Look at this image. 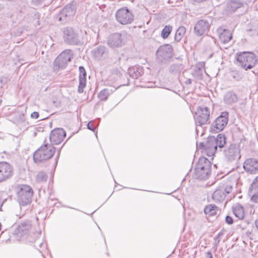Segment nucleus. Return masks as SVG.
Instances as JSON below:
<instances>
[{"label":"nucleus","mask_w":258,"mask_h":258,"mask_svg":"<svg viewBox=\"0 0 258 258\" xmlns=\"http://www.w3.org/2000/svg\"><path fill=\"white\" fill-rule=\"evenodd\" d=\"M226 144V138L223 135L219 134L216 138L212 136L207 138L206 141V152L208 156H213L218 148L220 151Z\"/></svg>","instance_id":"1"},{"label":"nucleus","mask_w":258,"mask_h":258,"mask_svg":"<svg viewBox=\"0 0 258 258\" xmlns=\"http://www.w3.org/2000/svg\"><path fill=\"white\" fill-rule=\"evenodd\" d=\"M211 163L205 157L199 159L195 169V177L199 180L209 178L211 171Z\"/></svg>","instance_id":"2"},{"label":"nucleus","mask_w":258,"mask_h":258,"mask_svg":"<svg viewBox=\"0 0 258 258\" xmlns=\"http://www.w3.org/2000/svg\"><path fill=\"white\" fill-rule=\"evenodd\" d=\"M55 148L50 144H45L36 150L33 155L35 163H40L51 158L54 155Z\"/></svg>","instance_id":"3"},{"label":"nucleus","mask_w":258,"mask_h":258,"mask_svg":"<svg viewBox=\"0 0 258 258\" xmlns=\"http://www.w3.org/2000/svg\"><path fill=\"white\" fill-rule=\"evenodd\" d=\"M236 59L239 65L246 71L252 69L258 62L255 54L249 51L237 54Z\"/></svg>","instance_id":"4"},{"label":"nucleus","mask_w":258,"mask_h":258,"mask_svg":"<svg viewBox=\"0 0 258 258\" xmlns=\"http://www.w3.org/2000/svg\"><path fill=\"white\" fill-rule=\"evenodd\" d=\"M17 194L18 202L24 206L31 203L33 191L30 186L21 184L17 187Z\"/></svg>","instance_id":"5"},{"label":"nucleus","mask_w":258,"mask_h":258,"mask_svg":"<svg viewBox=\"0 0 258 258\" xmlns=\"http://www.w3.org/2000/svg\"><path fill=\"white\" fill-rule=\"evenodd\" d=\"M73 53L70 49L64 50L54 60V66L58 69H64L73 57Z\"/></svg>","instance_id":"6"},{"label":"nucleus","mask_w":258,"mask_h":258,"mask_svg":"<svg viewBox=\"0 0 258 258\" xmlns=\"http://www.w3.org/2000/svg\"><path fill=\"white\" fill-rule=\"evenodd\" d=\"M210 110L207 107L198 108L195 116L196 124L202 126L210 123Z\"/></svg>","instance_id":"7"},{"label":"nucleus","mask_w":258,"mask_h":258,"mask_svg":"<svg viewBox=\"0 0 258 258\" xmlns=\"http://www.w3.org/2000/svg\"><path fill=\"white\" fill-rule=\"evenodd\" d=\"M172 48L169 45L161 46L156 52V58L158 62L165 63L172 56Z\"/></svg>","instance_id":"8"},{"label":"nucleus","mask_w":258,"mask_h":258,"mask_svg":"<svg viewBox=\"0 0 258 258\" xmlns=\"http://www.w3.org/2000/svg\"><path fill=\"white\" fill-rule=\"evenodd\" d=\"M62 32L63 38L66 43L70 45H78L80 43L78 34L73 28H63Z\"/></svg>","instance_id":"9"},{"label":"nucleus","mask_w":258,"mask_h":258,"mask_svg":"<svg viewBox=\"0 0 258 258\" xmlns=\"http://www.w3.org/2000/svg\"><path fill=\"white\" fill-rule=\"evenodd\" d=\"M116 20L121 24H131L134 20V16L132 12L126 8L118 10L115 14Z\"/></svg>","instance_id":"10"},{"label":"nucleus","mask_w":258,"mask_h":258,"mask_svg":"<svg viewBox=\"0 0 258 258\" xmlns=\"http://www.w3.org/2000/svg\"><path fill=\"white\" fill-rule=\"evenodd\" d=\"M76 6L73 4L67 5L58 15V20L62 23H66L70 21L76 13Z\"/></svg>","instance_id":"11"},{"label":"nucleus","mask_w":258,"mask_h":258,"mask_svg":"<svg viewBox=\"0 0 258 258\" xmlns=\"http://www.w3.org/2000/svg\"><path fill=\"white\" fill-rule=\"evenodd\" d=\"M228 120V113L224 111L221 113L212 124V130L218 133L222 131L227 125Z\"/></svg>","instance_id":"12"},{"label":"nucleus","mask_w":258,"mask_h":258,"mask_svg":"<svg viewBox=\"0 0 258 258\" xmlns=\"http://www.w3.org/2000/svg\"><path fill=\"white\" fill-rule=\"evenodd\" d=\"M224 154L227 160L231 162L240 158V149L237 145L231 144L224 149Z\"/></svg>","instance_id":"13"},{"label":"nucleus","mask_w":258,"mask_h":258,"mask_svg":"<svg viewBox=\"0 0 258 258\" xmlns=\"http://www.w3.org/2000/svg\"><path fill=\"white\" fill-rule=\"evenodd\" d=\"M13 167L8 162H0V182L11 178L13 174Z\"/></svg>","instance_id":"14"},{"label":"nucleus","mask_w":258,"mask_h":258,"mask_svg":"<svg viewBox=\"0 0 258 258\" xmlns=\"http://www.w3.org/2000/svg\"><path fill=\"white\" fill-rule=\"evenodd\" d=\"M66 136V133L62 128H58L52 130L50 134L49 139L52 144L58 145Z\"/></svg>","instance_id":"15"},{"label":"nucleus","mask_w":258,"mask_h":258,"mask_svg":"<svg viewBox=\"0 0 258 258\" xmlns=\"http://www.w3.org/2000/svg\"><path fill=\"white\" fill-rule=\"evenodd\" d=\"M244 170L250 174H256L258 172V160L254 158L246 159L243 164Z\"/></svg>","instance_id":"16"},{"label":"nucleus","mask_w":258,"mask_h":258,"mask_svg":"<svg viewBox=\"0 0 258 258\" xmlns=\"http://www.w3.org/2000/svg\"><path fill=\"white\" fill-rule=\"evenodd\" d=\"M122 37L119 33H116L111 35L108 38L107 44L112 48L119 47L122 45Z\"/></svg>","instance_id":"17"},{"label":"nucleus","mask_w":258,"mask_h":258,"mask_svg":"<svg viewBox=\"0 0 258 258\" xmlns=\"http://www.w3.org/2000/svg\"><path fill=\"white\" fill-rule=\"evenodd\" d=\"M209 25L207 21L201 20L197 22L195 26V34L198 36L204 34L209 29Z\"/></svg>","instance_id":"18"},{"label":"nucleus","mask_w":258,"mask_h":258,"mask_svg":"<svg viewBox=\"0 0 258 258\" xmlns=\"http://www.w3.org/2000/svg\"><path fill=\"white\" fill-rule=\"evenodd\" d=\"M249 195L251 196V200L255 203H258V176L251 183L248 192Z\"/></svg>","instance_id":"19"},{"label":"nucleus","mask_w":258,"mask_h":258,"mask_svg":"<svg viewBox=\"0 0 258 258\" xmlns=\"http://www.w3.org/2000/svg\"><path fill=\"white\" fill-rule=\"evenodd\" d=\"M217 32L219 34V40L222 43H228L232 38V33L229 30L219 28L218 29Z\"/></svg>","instance_id":"20"},{"label":"nucleus","mask_w":258,"mask_h":258,"mask_svg":"<svg viewBox=\"0 0 258 258\" xmlns=\"http://www.w3.org/2000/svg\"><path fill=\"white\" fill-rule=\"evenodd\" d=\"M232 211L236 217L242 220L244 217L243 207L239 203L234 205L232 207Z\"/></svg>","instance_id":"21"},{"label":"nucleus","mask_w":258,"mask_h":258,"mask_svg":"<svg viewBox=\"0 0 258 258\" xmlns=\"http://www.w3.org/2000/svg\"><path fill=\"white\" fill-rule=\"evenodd\" d=\"M237 101L238 97L237 95L231 91L227 92L224 97L225 103L228 105H231L236 102Z\"/></svg>","instance_id":"22"},{"label":"nucleus","mask_w":258,"mask_h":258,"mask_svg":"<svg viewBox=\"0 0 258 258\" xmlns=\"http://www.w3.org/2000/svg\"><path fill=\"white\" fill-rule=\"evenodd\" d=\"M225 197V193L222 188L216 189L212 195L213 199L216 202H221L223 201Z\"/></svg>","instance_id":"23"},{"label":"nucleus","mask_w":258,"mask_h":258,"mask_svg":"<svg viewBox=\"0 0 258 258\" xmlns=\"http://www.w3.org/2000/svg\"><path fill=\"white\" fill-rule=\"evenodd\" d=\"M128 73L130 77L138 79L143 74V71L141 67H133L128 69Z\"/></svg>","instance_id":"24"},{"label":"nucleus","mask_w":258,"mask_h":258,"mask_svg":"<svg viewBox=\"0 0 258 258\" xmlns=\"http://www.w3.org/2000/svg\"><path fill=\"white\" fill-rule=\"evenodd\" d=\"M31 224L29 221H26L21 223L18 227L17 230L18 232L22 234H25L28 233L29 230L31 229Z\"/></svg>","instance_id":"25"},{"label":"nucleus","mask_w":258,"mask_h":258,"mask_svg":"<svg viewBox=\"0 0 258 258\" xmlns=\"http://www.w3.org/2000/svg\"><path fill=\"white\" fill-rule=\"evenodd\" d=\"M218 207L213 204L207 206L204 209V213L209 216H215L217 214Z\"/></svg>","instance_id":"26"},{"label":"nucleus","mask_w":258,"mask_h":258,"mask_svg":"<svg viewBox=\"0 0 258 258\" xmlns=\"http://www.w3.org/2000/svg\"><path fill=\"white\" fill-rule=\"evenodd\" d=\"M106 48L103 46H99L92 50L93 56L97 59H99L104 53Z\"/></svg>","instance_id":"27"},{"label":"nucleus","mask_w":258,"mask_h":258,"mask_svg":"<svg viewBox=\"0 0 258 258\" xmlns=\"http://www.w3.org/2000/svg\"><path fill=\"white\" fill-rule=\"evenodd\" d=\"M186 32V28L183 26H180L176 31L175 34V40L179 42Z\"/></svg>","instance_id":"28"},{"label":"nucleus","mask_w":258,"mask_h":258,"mask_svg":"<svg viewBox=\"0 0 258 258\" xmlns=\"http://www.w3.org/2000/svg\"><path fill=\"white\" fill-rule=\"evenodd\" d=\"M47 175L43 171L39 172L36 175V181L38 183H44L47 181Z\"/></svg>","instance_id":"29"},{"label":"nucleus","mask_w":258,"mask_h":258,"mask_svg":"<svg viewBox=\"0 0 258 258\" xmlns=\"http://www.w3.org/2000/svg\"><path fill=\"white\" fill-rule=\"evenodd\" d=\"M110 94V91L108 89H104L101 91L98 95L99 98L103 101H105L108 98Z\"/></svg>","instance_id":"30"},{"label":"nucleus","mask_w":258,"mask_h":258,"mask_svg":"<svg viewBox=\"0 0 258 258\" xmlns=\"http://www.w3.org/2000/svg\"><path fill=\"white\" fill-rule=\"evenodd\" d=\"M172 27L171 26H166L162 31L161 36L164 38H167L172 31Z\"/></svg>","instance_id":"31"},{"label":"nucleus","mask_w":258,"mask_h":258,"mask_svg":"<svg viewBox=\"0 0 258 258\" xmlns=\"http://www.w3.org/2000/svg\"><path fill=\"white\" fill-rule=\"evenodd\" d=\"M241 7V4L239 3L232 1L228 4L229 10L231 11L234 12L238 8Z\"/></svg>","instance_id":"32"},{"label":"nucleus","mask_w":258,"mask_h":258,"mask_svg":"<svg viewBox=\"0 0 258 258\" xmlns=\"http://www.w3.org/2000/svg\"><path fill=\"white\" fill-rule=\"evenodd\" d=\"M192 74L194 77L197 80H200L203 79V70L200 68H198L196 70H195Z\"/></svg>","instance_id":"33"},{"label":"nucleus","mask_w":258,"mask_h":258,"mask_svg":"<svg viewBox=\"0 0 258 258\" xmlns=\"http://www.w3.org/2000/svg\"><path fill=\"white\" fill-rule=\"evenodd\" d=\"M86 86V79H79V84L78 86V92L79 93H82L84 92V89Z\"/></svg>","instance_id":"34"},{"label":"nucleus","mask_w":258,"mask_h":258,"mask_svg":"<svg viewBox=\"0 0 258 258\" xmlns=\"http://www.w3.org/2000/svg\"><path fill=\"white\" fill-rule=\"evenodd\" d=\"M80 75L79 79H86V72L84 68L82 66L79 67Z\"/></svg>","instance_id":"35"},{"label":"nucleus","mask_w":258,"mask_h":258,"mask_svg":"<svg viewBox=\"0 0 258 258\" xmlns=\"http://www.w3.org/2000/svg\"><path fill=\"white\" fill-rule=\"evenodd\" d=\"M233 189V187L231 185H228L225 186L224 189H223V190H224V192L225 193V195L230 194L232 192V190Z\"/></svg>","instance_id":"36"},{"label":"nucleus","mask_w":258,"mask_h":258,"mask_svg":"<svg viewBox=\"0 0 258 258\" xmlns=\"http://www.w3.org/2000/svg\"><path fill=\"white\" fill-rule=\"evenodd\" d=\"M87 127L89 130L94 132L95 130V127H94V122L93 121H90L87 124Z\"/></svg>","instance_id":"37"},{"label":"nucleus","mask_w":258,"mask_h":258,"mask_svg":"<svg viewBox=\"0 0 258 258\" xmlns=\"http://www.w3.org/2000/svg\"><path fill=\"white\" fill-rule=\"evenodd\" d=\"M225 221L229 225H231L233 223V220L232 218L229 216H227L226 217Z\"/></svg>","instance_id":"38"},{"label":"nucleus","mask_w":258,"mask_h":258,"mask_svg":"<svg viewBox=\"0 0 258 258\" xmlns=\"http://www.w3.org/2000/svg\"><path fill=\"white\" fill-rule=\"evenodd\" d=\"M31 117L33 119H37L39 117V113L38 112L34 111L31 113Z\"/></svg>","instance_id":"39"},{"label":"nucleus","mask_w":258,"mask_h":258,"mask_svg":"<svg viewBox=\"0 0 258 258\" xmlns=\"http://www.w3.org/2000/svg\"><path fill=\"white\" fill-rule=\"evenodd\" d=\"M199 148L206 151V142H201L199 144Z\"/></svg>","instance_id":"40"},{"label":"nucleus","mask_w":258,"mask_h":258,"mask_svg":"<svg viewBox=\"0 0 258 258\" xmlns=\"http://www.w3.org/2000/svg\"><path fill=\"white\" fill-rule=\"evenodd\" d=\"M220 241V238L219 237V236H217L215 238V246L217 247V245L219 244V243Z\"/></svg>","instance_id":"41"},{"label":"nucleus","mask_w":258,"mask_h":258,"mask_svg":"<svg viewBox=\"0 0 258 258\" xmlns=\"http://www.w3.org/2000/svg\"><path fill=\"white\" fill-rule=\"evenodd\" d=\"M206 258H213L212 253L210 251H208L206 253Z\"/></svg>","instance_id":"42"},{"label":"nucleus","mask_w":258,"mask_h":258,"mask_svg":"<svg viewBox=\"0 0 258 258\" xmlns=\"http://www.w3.org/2000/svg\"><path fill=\"white\" fill-rule=\"evenodd\" d=\"M192 82V81L190 79H188L187 80L185 81V83L187 85L191 84Z\"/></svg>","instance_id":"43"},{"label":"nucleus","mask_w":258,"mask_h":258,"mask_svg":"<svg viewBox=\"0 0 258 258\" xmlns=\"http://www.w3.org/2000/svg\"><path fill=\"white\" fill-rule=\"evenodd\" d=\"M254 224H255V227L256 228V229L258 230V219H256L255 222H254Z\"/></svg>","instance_id":"44"},{"label":"nucleus","mask_w":258,"mask_h":258,"mask_svg":"<svg viewBox=\"0 0 258 258\" xmlns=\"http://www.w3.org/2000/svg\"><path fill=\"white\" fill-rule=\"evenodd\" d=\"M222 234H222L221 232H220V233H219L218 234V235H217V236H219V237H220V236L221 235H222Z\"/></svg>","instance_id":"45"}]
</instances>
